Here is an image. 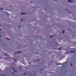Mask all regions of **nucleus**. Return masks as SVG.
Here are the masks:
<instances>
[{"mask_svg":"<svg viewBox=\"0 0 76 76\" xmlns=\"http://www.w3.org/2000/svg\"><path fill=\"white\" fill-rule=\"evenodd\" d=\"M6 39H8V40H10V39H9L7 38H6Z\"/></svg>","mask_w":76,"mask_h":76,"instance_id":"9","label":"nucleus"},{"mask_svg":"<svg viewBox=\"0 0 76 76\" xmlns=\"http://www.w3.org/2000/svg\"><path fill=\"white\" fill-rule=\"evenodd\" d=\"M14 61H15V62H16V60H14Z\"/></svg>","mask_w":76,"mask_h":76,"instance_id":"12","label":"nucleus"},{"mask_svg":"<svg viewBox=\"0 0 76 76\" xmlns=\"http://www.w3.org/2000/svg\"><path fill=\"white\" fill-rule=\"evenodd\" d=\"M12 74H14V73H13Z\"/></svg>","mask_w":76,"mask_h":76,"instance_id":"18","label":"nucleus"},{"mask_svg":"<svg viewBox=\"0 0 76 76\" xmlns=\"http://www.w3.org/2000/svg\"><path fill=\"white\" fill-rule=\"evenodd\" d=\"M61 64V63H59V64H57L58 65H61V64Z\"/></svg>","mask_w":76,"mask_h":76,"instance_id":"4","label":"nucleus"},{"mask_svg":"<svg viewBox=\"0 0 76 76\" xmlns=\"http://www.w3.org/2000/svg\"><path fill=\"white\" fill-rule=\"evenodd\" d=\"M65 32V31H63L62 32V34H64Z\"/></svg>","mask_w":76,"mask_h":76,"instance_id":"6","label":"nucleus"},{"mask_svg":"<svg viewBox=\"0 0 76 76\" xmlns=\"http://www.w3.org/2000/svg\"><path fill=\"white\" fill-rule=\"evenodd\" d=\"M67 11H69V10H67Z\"/></svg>","mask_w":76,"mask_h":76,"instance_id":"20","label":"nucleus"},{"mask_svg":"<svg viewBox=\"0 0 76 76\" xmlns=\"http://www.w3.org/2000/svg\"><path fill=\"white\" fill-rule=\"evenodd\" d=\"M1 29H0V31H1Z\"/></svg>","mask_w":76,"mask_h":76,"instance_id":"14","label":"nucleus"},{"mask_svg":"<svg viewBox=\"0 0 76 76\" xmlns=\"http://www.w3.org/2000/svg\"><path fill=\"white\" fill-rule=\"evenodd\" d=\"M68 3H73V1H71V0H68L67 1Z\"/></svg>","mask_w":76,"mask_h":76,"instance_id":"1","label":"nucleus"},{"mask_svg":"<svg viewBox=\"0 0 76 76\" xmlns=\"http://www.w3.org/2000/svg\"><path fill=\"white\" fill-rule=\"evenodd\" d=\"M18 54H20V53H21V52H20V51H19L18 52Z\"/></svg>","mask_w":76,"mask_h":76,"instance_id":"3","label":"nucleus"},{"mask_svg":"<svg viewBox=\"0 0 76 76\" xmlns=\"http://www.w3.org/2000/svg\"><path fill=\"white\" fill-rule=\"evenodd\" d=\"M61 48H59V50H61Z\"/></svg>","mask_w":76,"mask_h":76,"instance_id":"10","label":"nucleus"},{"mask_svg":"<svg viewBox=\"0 0 76 76\" xmlns=\"http://www.w3.org/2000/svg\"><path fill=\"white\" fill-rule=\"evenodd\" d=\"M50 38H53V36H50Z\"/></svg>","mask_w":76,"mask_h":76,"instance_id":"8","label":"nucleus"},{"mask_svg":"<svg viewBox=\"0 0 76 76\" xmlns=\"http://www.w3.org/2000/svg\"><path fill=\"white\" fill-rule=\"evenodd\" d=\"M72 53H74V52H72Z\"/></svg>","mask_w":76,"mask_h":76,"instance_id":"15","label":"nucleus"},{"mask_svg":"<svg viewBox=\"0 0 76 76\" xmlns=\"http://www.w3.org/2000/svg\"><path fill=\"white\" fill-rule=\"evenodd\" d=\"M0 37H1V36H0Z\"/></svg>","mask_w":76,"mask_h":76,"instance_id":"21","label":"nucleus"},{"mask_svg":"<svg viewBox=\"0 0 76 76\" xmlns=\"http://www.w3.org/2000/svg\"><path fill=\"white\" fill-rule=\"evenodd\" d=\"M71 66H72V64H71Z\"/></svg>","mask_w":76,"mask_h":76,"instance_id":"13","label":"nucleus"},{"mask_svg":"<svg viewBox=\"0 0 76 76\" xmlns=\"http://www.w3.org/2000/svg\"><path fill=\"white\" fill-rule=\"evenodd\" d=\"M5 56H7V54H5Z\"/></svg>","mask_w":76,"mask_h":76,"instance_id":"11","label":"nucleus"},{"mask_svg":"<svg viewBox=\"0 0 76 76\" xmlns=\"http://www.w3.org/2000/svg\"><path fill=\"white\" fill-rule=\"evenodd\" d=\"M38 60H40V59H38Z\"/></svg>","mask_w":76,"mask_h":76,"instance_id":"17","label":"nucleus"},{"mask_svg":"<svg viewBox=\"0 0 76 76\" xmlns=\"http://www.w3.org/2000/svg\"><path fill=\"white\" fill-rule=\"evenodd\" d=\"M0 10H3V8H1L0 9Z\"/></svg>","mask_w":76,"mask_h":76,"instance_id":"7","label":"nucleus"},{"mask_svg":"<svg viewBox=\"0 0 76 76\" xmlns=\"http://www.w3.org/2000/svg\"><path fill=\"white\" fill-rule=\"evenodd\" d=\"M26 13H21V15H26Z\"/></svg>","mask_w":76,"mask_h":76,"instance_id":"5","label":"nucleus"},{"mask_svg":"<svg viewBox=\"0 0 76 76\" xmlns=\"http://www.w3.org/2000/svg\"><path fill=\"white\" fill-rule=\"evenodd\" d=\"M21 21H22V20H21Z\"/></svg>","mask_w":76,"mask_h":76,"instance_id":"16","label":"nucleus"},{"mask_svg":"<svg viewBox=\"0 0 76 76\" xmlns=\"http://www.w3.org/2000/svg\"><path fill=\"white\" fill-rule=\"evenodd\" d=\"M11 69L12 70H13L14 72H17V71H15V69L13 68V67H11Z\"/></svg>","mask_w":76,"mask_h":76,"instance_id":"2","label":"nucleus"},{"mask_svg":"<svg viewBox=\"0 0 76 76\" xmlns=\"http://www.w3.org/2000/svg\"><path fill=\"white\" fill-rule=\"evenodd\" d=\"M0 26H1V25H0Z\"/></svg>","mask_w":76,"mask_h":76,"instance_id":"19","label":"nucleus"}]
</instances>
